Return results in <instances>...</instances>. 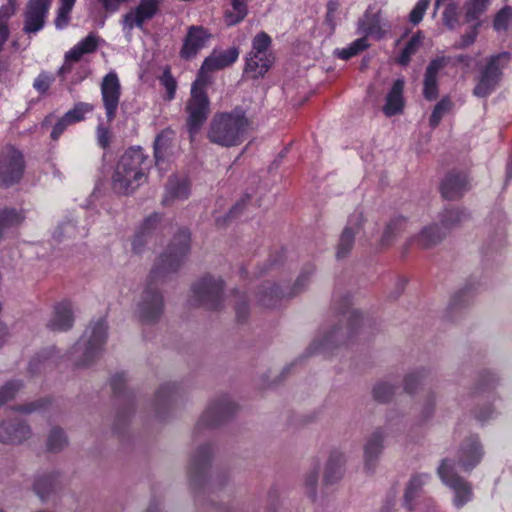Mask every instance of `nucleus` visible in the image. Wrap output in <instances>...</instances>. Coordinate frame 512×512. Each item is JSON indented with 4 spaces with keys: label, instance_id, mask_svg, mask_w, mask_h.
I'll return each instance as SVG.
<instances>
[{
    "label": "nucleus",
    "instance_id": "f257e3e1",
    "mask_svg": "<svg viewBox=\"0 0 512 512\" xmlns=\"http://www.w3.org/2000/svg\"><path fill=\"white\" fill-rule=\"evenodd\" d=\"M250 121L241 109L216 113L209 124L208 140L222 147L241 144L250 129Z\"/></svg>",
    "mask_w": 512,
    "mask_h": 512
},
{
    "label": "nucleus",
    "instance_id": "f03ea898",
    "mask_svg": "<svg viewBox=\"0 0 512 512\" xmlns=\"http://www.w3.org/2000/svg\"><path fill=\"white\" fill-rule=\"evenodd\" d=\"M148 158L140 148L127 150L119 159L112 178L118 193L128 194L146 180Z\"/></svg>",
    "mask_w": 512,
    "mask_h": 512
},
{
    "label": "nucleus",
    "instance_id": "7ed1b4c3",
    "mask_svg": "<svg viewBox=\"0 0 512 512\" xmlns=\"http://www.w3.org/2000/svg\"><path fill=\"white\" fill-rule=\"evenodd\" d=\"M511 54L502 52L486 59L485 65L479 69L473 95L485 98L492 94L502 80L503 69L509 64Z\"/></svg>",
    "mask_w": 512,
    "mask_h": 512
},
{
    "label": "nucleus",
    "instance_id": "20e7f679",
    "mask_svg": "<svg viewBox=\"0 0 512 512\" xmlns=\"http://www.w3.org/2000/svg\"><path fill=\"white\" fill-rule=\"evenodd\" d=\"M190 247V234L187 230H180L169 244L166 252L159 258L157 266L151 271V278L155 280L166 273L176 271L183 263Z\"/></svg>",
    "mask_w": 512,
    "mask_h": 512
},
{
    "label": "nucleus",
    "instance_id": "39448f33",
    "mask_svg": "<svg viewBox=\"0 0 512 512\" xmlns=\"http://www.w3.org/2000/svg\"><path fill=\"white\" fill-rule=\"evenodd\" d=\"M437 475L441 482L453 492V504L455 507L462 508L472 500V485L457 474L454 460L449 458L443 459L437 468Z\"/></svg>",
    "mask_w": 512,
    "mask_h": 512
},
{
    "label": "nucleus",
    "instance_id": "423d86ee",
    "mask_svg": "<svg viewBox=\"0 0 512 512\" xmlns=\"http://www.w3.org/2000/svg\"><path fill=\"white\" fill-rule=\"evenodd\" d=\"M205 80L196 79L191 87V96L187 101V127L191 135L198 132L210 112V102L205 92Z\"/></svg>",
    "mask_w": 512,
    "mask_h": 512
},
{
    "label": "nucleus",
    "instance_id": "0eeeda50",
    "mask_svg": "<svg viewBox=\"0 0 512 512\" xmlns=\"http://www.w3.org/2000/svg\"><path fill=\"white\" fill-rule=\"evenodd\" d=\"M466 215L459 210H446L442 215L440 226L431 225L425 227L414 241L420 248H430L438 244L446 232L459 225Z\"/></svg>",
    "mask_w": 512,
    "mask_h": 512
},
{
    "label": "nucleus",
    "instance_id": "6e6552de",
    "mask_svg": "<svg viewBox=\"0 0 512 512\" xmlns=\"http://www.w3.org/2000/svg\"><path fill=\"white\" fill-rule=\"evenodd\" d=\"M24 169L22 153L12 146L5 147L0 153V186L10 187L18 183Z\"/></svg>",
    "mask_w": 512,
    "mask_h": 512
},
{
    "label": "nucleus",
    "instance_id": "1a4fd4ad",
    "mask_svg": "<svg viewBox=\"0 0 512 512\" xmlns=\"http://www.w3.org/2000/svg\"><path fill=\"white\" fill-rule=\"evenodd\" d=\"M391 27L390 22L383 15L382 9L377 5H370L358 20L357 33L366 38L372 37L381 40L389 34Z\"/></svg>",
    "mask_w": 512,
    "mask_h": 512
},
{
    "label": "nucleus",
    "instance_id": "9d476101",
    "mask_svg": "<svg viewBox=\"0 0 512 512\" xmlns=\"http://www.w3.org/2000/svg\"><path fill=\"white\" fill-rule=\"evenodd\" d=\"M193 294L199 304L208 309H218L221 306L223 282L212 276H205L193 285Z\"/></svg>",
    "mask_w": 512,
    "mask_h": 512
},
{
    "label": "nucleus",
    "instance_id": "9b49d317",
    "mask_svg": "<svg viewBox=\"0 0 512 512\" xmlns=\"http://www.w3.org/2000/svg\"><path fill=\"white\" fill-rule=\"evenodd\" d=\"M100 90L107 121L112 122L116 117L121 97V83L115 71H110L103 77Z\"/></svg>",
    "mask_w": 512,
    "mask_h": 512
},
{
    "label": "nucleus",
    "instance_id": "f8f14e48",
    "mask_svg": "<svg viewBox=\"0 0 512 512\" xmlns=\"http://www.w3.org/2000/svg\"><path fill=\"white\" fill-rule=\"evenodd\" d=\"M52 0H29L23 13V32L31 35L41 31L51 7Z\"/></svg>",
    "mask_w": 512,
    "mask_h": 512
},
{
    "label": "nucleus",
    "instance_id": "ddd939ff",
    "mask_svg": "<svg viewBox=\"0 0 512 512\" xmlns=\"http://www.w3.org/2000/svg\"><path fill=\"white\" fill-rule=\"evenodd\" d=\"M212 38V34L203 26L192 25L187 29L179 55L184 60H191L205 48Z\"/></svg>",
    "mask_w": 512,
    "mask_h": 512
},
{
    "label": "nucleus",
    "instance_id": "4468645a",
    "mask_svg": "<svg viewBox=\"0 0 512 512\" xmlns=\"http://www.w3.org/2000/svg\"><path fill=\"white\" fill-rule=\"evenodd\" d=\"M106 331L105 321L99 320L89 327L80 339L78 345L83 347L86 358L83 363L84 365L88 364L100 353L106 341Z\"/></svg>",
    "mask_w": 512,
    "mask_h": 512
},
{
    "label": "nucleus",
    "instance_id": "2eb2a0df",
    "mask_svg": "<svg viewBox=\"0 0 512 512\" xmlns=\"http://www.w3.org/2000/svg\"><path fill=\"white\" fill-rule=\"evenodd\" d=\"M100 38L90 33L65 53L64 63L58 70V75L64 78L72 71L74 63L79 62L85 54L93 53L99 46Z\"/></svg>",
    "mask_w": 512,
    "mask_h": 512
},
{
    "label": "nucleus",
    "instance_id": "dca6fc26",
    "mask_svg": "<svg viewBox=\"0 0 512 512\" xmlns=\"http://www.w3.org/2000/svg\"><path fill=\"white\" fill-rule=\"evenodd\" d=\"M163 0H140V3L123 16V29L130 32L137 27L142 29L144 23L151 20L158 12Z\"/></svg>",
    "mask_w": 512,
    "mask_h": 512
},
{
    "label": "nucleus",
    "instance_id": "f3484780",
    "mask_svg": "<svg viewBox=\"0 0 512 512\" xmlns=\"http://www.w3.org/2000/svg\"><path fill=\"white\" fill-rule=\"evenodd\" d=\"M239 56V50L236 47H231L225 51L214 50L202 63L196 79L205 80L209 82L208 73L224 69L232 65Z\"/></svg>",
    "mask_w": 512,
    "mask_h": 512
},
{
    "label": "nucleus",
    "instance_id": "a211bd4d",
    "mask_svg": "<svg viewBox=\"0 0 512 512\" xmlns=\"http://www.w3.org/2000/svg\"><path fill=\"white\" fill-rule=\"evenodd\" d=\"M483 457L482 447L477 438L466 440L458 452V465L464 472H470Z\"/></svg>",
    "mask_w": 512,
    "mask_h": 512
},
{
    "label": "nucleus",
    "instance_id": "6ab92c4d",
    "mask_svg": "<svg viewBox=\"0 0 512 512\" xmlns=\"http://www.w3.org/2000/svg\"><path fill=\"white\" fill-rule=\"evenodd\" d=\"M163 311V301L160 294L152 288L144 291L142 301L139 305L140 317L145 322L157 320Z\"/></svg>",
    "mask_w": 512,
    "mask_h": 512
},
{
    "label": "nucleus",
    "instance_id": "aec40b11",
    "mask_svg": "<svg viewBox=\"0 0 512 512\" xmlns=\"http://www.w3.org/2000/svg\"><path fill=\"white\" fill-rule=\"evenodd\" d=\"M31 435L30 428L20 420L4 421L0 424V441L19 444Z\"/></svg>",
    "mask_w": 512,
    "mask_h": 512
},
{
    "label": "nucleus",
    "instance_id": "412c9836",
    "mask_svg": "<svg viewBox=\"0 0 512 512\" xmlns=\"http://www.w3.org/2000/svg\"><path fill=\"white\" fill-rule=\"evenodd\" d=\"M448 63V58L437 57L433 59L426 68L424 77L423 94L427 100H434L438 96V72Z\"/></svg>",
    "mask_w": 512,
    "mask_h": 512
},
{
    "label": "nucleus",
    "instance_id": "4be33fe9",
    "mask_svg": "<svg viewBox=\"0 0 512 512\" xmlns=\"http://www.w3.org/2000/svg\"><path fill=\"white\" fill-rule=\"evenodd\" d=\"M384 435L381 431L372 433L364 445V468L372 472L383 450Z\"/></svg>",
    "mask_w": 512,
    "mask_h": 512
},
{
    "label": "nucleus",
    "instance_id": "5701e85b",
    "mask_svg": "<svg viewBox=\"0 0 512 512\" xmlns=\"http://www.w3.org/2000/svg\"><path fill=\"white\" fill-rule=\"evenodd\" d=\"M343 319L345 321V327L333 330L325 340V345L336 341H342L344 338L349 337L361 322V315L358 311L353 309H347L343 313Z\"/></svg>",
    "mask_w": 512,
    "mask_h": 512
},
{
    "label": "nucleus",
    "instance_id": "b1692460",
    "mask_svg": "<svg viewBox=\"0 0 512 512\" xmlns=\"http://www.w3.org/2000/svg\"><path fill=\"white\" fill-rule=\"evenodd\" d=\"M467 184L464 174H449L441 184L442 196L448 200L457 199L467 190Z\"/></svg>",
    "mask_w": 512,
    "mask_h": 512
},
{
    "label": "nucleus",
    "instance_id": "393cba45",
    "mask_svg": "<svg viewBox=\"0 0 512 512\" xmlns=\"http://www.w3.org/2000/svg\"><path fill=\"white\" fill-rule=\"evenodd\" d=\"M73 313L69 302L64 301L55 307L48 326L53 331H66L73 325Z\"/></svg>",
    "mask_w": 512,
    "mask_h": 512
},
{
    "label": "nucleus",
    "instance_id": "a878e982",
    "mask_svg": "<svg viewBox=\"0 0 512 512\" xmlns=\"http://www.w3.org/2000/svg\"><path fill=\"white\" fill-rule=\"evenodd\" d=\"M362 220V215L360 213L354 214L352 218L349 220V225H352V221H355V223L353 227L347 226L341 234L337 248L338 258H344L352 249L354 244V236L357 230L360 228Z\"/></svg>",
    "mask_w": 512,
    "mask_h": 512
},
{
    "label": "nucleus",
    "instance_id": "bb28decb",
    "mask_svg": "<svg viewBox=\"0 0 512 512\" xmlns=\"http://www.w3.org/2000/svg\"><path fill=\"white\" fill-rule=\"evenodd\" d=\"M189 195V183L185 178L171 177L168 181L163 204L170 205L176 200H184Z\"/></svg>",
    "mask_w": 512,
    "mask_h": 512
},
{
    "label": "nucleus",
    "instance_id": "cd10ccee",
    "mask_svg": "<svg viewBox=\"0 0 512 512\" xmlns=\"http://www.w3.org/2000/svg\"><path fill=\"white\" fill-rule=\"evenodd\" d=\"M403 89L404 81L397 79L388 93L386 104L383 107L386 116H393L402 111L404 106Z\"/></svg>",
    "mask_w": 512,
    "mask_h": 512
},
{
    "label": "nucleus",
    "instance_id": "c85d7f7f",
    "mask_svg": "<svg viewBox=\"0 0 512 512\" xmlns=\"http://www.w3.org/2000/svg\"><path fill=\"white\" fill-rule=\"evenodd\" d=\"M232 411L231 405L221 403L209 407L198 422V427L207 426L213 427L218 425L230 412Z\"/></svg>",
    "mask_w": 512,
    "mask_h": 512
},
{
    "label": "nucleus",
    "instance_id": "c756f323",
    "mask_svg": "<svg viewBox=\"0 0 512 512\" xmlns=\"http://www.w3.org/2000/svg\"><path fill=\"white\" fill-rule=\"evenodd\" d=\"M272 64L271 54L250 53L247 58L245 72L251 73L253 77L263 76Z\"/></svg>",
    "mask_w": 512,
    "mask_h": 512
},
{
    "label": "nucleus",
    "instance_id": "7c9ffc66",
    "mask_svg": "<svg viewBox=\"0 0 512 512\" xmlns=\"http://www.w3.org/2000/svg\"><path fill=\"white\" fill-rule=\"evenodd\" d=\"M429 479L430 475L427 473L416 474L410 478L404 494V502L408 509L413 508V500L419 495L422 487Z\"/></svg>",
    "mask_w": 512,
    "mask_h": 512
},
{
    "label": "nucleus",
    "instance_id": "2f4dec72",
    "mask_svg": "<svg viewBox=\"0 0 512 512\" xmlns=\"http://www.w3.org/2000/svg\"><path fill=\"white\" fill-rule=\"evenodd\" d=\"M344 458L342 454L332 455L325 468L324 480L326 483H332L341 478L343 474Z\"/></svg>",
    "mask_w": 512,
    "mask_h": 512
},
{
    "label": "nucleus",
    "instance_id": "473e14b6",
    "mask_svg": "<svg viewBox=\"0 0 512 512\" xmlns=\"http://www.w3.org/2000/svg\"><path fill=\"white\" fill-rule=\"evenodd\" d=\"M247 0H232V9L225 13L227 25L233 26L241 22L247 15Z\"/></svg>",
    "mask_w": 512,
    "mask_h": 512
},
{
    "label": "nucleus",
    "instance_id": "72a5a7b5",
    "mask_svg": "<svg viewBox=\"0 0 512 512\" xmlns=\"http://www.w3.org/2000/svg\"><path fill=\"white\" fill-rule=\"evenodd\" d=\"M23 220V214L15 209L2 210L0 212V238L7 229L20 225Z\"/></svg>",
    "mask_w": 512,
    "mask_h": 512
},
{
    "label": "nucleus",
    "instance_id": "f704fd0d",
    "mask_svg": "<svg viewBox=\"0 0 512 512\" xmlns=\"http://www.w3.org/2000/svg\"><path fill=\"white\" fill-rule=\"evenodd\" d=\"M362 37L356 39L351 44H349L347 47L338 49L336 51V55L343 59L348 60L356 55H358L360 52L366 50L369 47V43L367 41V38L363 35Z\"/></svg>",
    "mask_w": 512,
    "mask_h": 512
},
{
    "label": "nucleus",
    "instance_id": "c9c22d12",
    "mask_svg": "<svg viewBox=\"0 0 512 512\" xmlns=\"http://www.w3.org/2000/svg\"><path fill=\"white\" fill-rule=\"evenodd\" d=\"M76 0H60L57 15L54 20L58 29L65 28L70 21V13L74 7Z\"/></svg>",
    "mask_w": 512,
    "mask_h": 512
},
{
    "label": "nucleus",
    "instance_id": "e433bc0d",
    "mask_svg": "<svg viewBox=\"0 0 512 512\" xmlns=\"http://www.w3.org/2000/svg\"><path fill=\"white\" fill-rule=\"evenodd\" d=\"M92 111L93 105L85 102H79L64 114L65 121H69L71 124L83 121L85 116Z\"/></svg>",
    "mask_w": 512,
    "mask_h": 512
},
{
    "label": "nucleus",
    "instance_id": "4c0bfd02",
    "mask_svg": "<svg viewBox=\"0 0 512 512\" xmlns=\"http://www.w3.org/2000/svg\"><path fill=\"white\" fill-rule=\"evenodd\" d=\"M491 0H467L465 18L467 22L477 20L486 10Z\"/></svg>",
    "mask_w": 512,
    "mask_h": 512
},
{
    "label": "nucleus",
    "instance_id": "58836bf2",
    "mask_svg": "<svg viewBox=\"0 0 512 512\" xmlns=\"http://www.w3.org/2000/svg\"><path fill=\"white\" fill-rule=\"evenodd\" d=\"M453 107V103L449 97H443L434 107L430 116V126L435 128L439 125L441 119L446 115Z\"/></svg>",
    "mask_w": 512,
    "mask_h": 512
},
{
    "label": "nucleus",
    "instance_id": "ea45409f",
    "mask_svg": "<svg viewBox=\"0 0 512 512\" xmlns=\"http://www.w3.org/2000/svg\"><path fill=\"white\" fill-rule=\"evenodd\" d=\"M421 44L422 39L420 35H414L404 47L403 51L397 59V62L402 66L408 65L411 57L418 51Z\"/></svg>",
    "mask_w": 512,
    "mask_h": 512
},
{
    "label": "nucleus",
    "instance_id": "a19ab883",
    "mask_svg": "<svg viewBox=\"0 0 512 512\" xmlns=\"http://www.w3.org/2000/svg\"><path fill=\"white\" fill-rule=\"evenodd\" d=\"M406 227V220L404 218H395L389 222L387 225L384 234H383V242L384 244H389L390 241L404 231Z\"/></svg>",
    "mask_w": 512,
    "mask_h": 512
},
{
    "label": "nucleus",
    "instance_id": "79ce46f5",
    "mask_svg": "<svg viewBox=\"0 0 512 512\" xmlns=\"http://www.w3.org/2000/svg\"><path fill=\"white\" fill-rule=\"evenodd\" d=\"M67 444L64 433L59 429H52L48 436L47 449L51 452L62 450Z\"/></svg>",
    "mask_w": 512,
    "mask_h": 512
},
{
    "label": "nucleus",
    "instance_id": "37998d69",
    "mask_svg": "<svg viewBox=\"0 0 512 512\" xmlns=\"http://www.w3.org/2000/svg\"><path fill=\"white\" fill-rule=\"evenodd\" d=\"M172 135L173 132L169 130L162 131L160 134L157 135L154 142V154L157 164L162 159L163 153L166 150L168 142L170 141Z\"/></svg>",
    "mask_w": 512,
    "mask_h": 512
},
{
    "label": "nucleus",
    "instance_id": "c03bdc74",
    "mask_svg": "<svg viewBox=\"0 0 512 512\" xmlns=\"http://www.w3.org/2000/svg\"><path fill=\"white\" fill-rule=\"evenodd\" d=\"M512 24V8L504 7L501 9L494 18V28L497 31L507 30Z\"/></svg>",
    "mask_w": 512,
    "mask_h": 512
},
{
    "label": "nucleus",
    "instance_id": "a18cd8bd",
    "mask_svg": "<svg viewBox=\"0 0 512 512\" xmlns=\"http://www.w3.org/2000/svg\"><path fill=\"white\" fill-rule=\"evenodd\" d=\"M270 45H271L270 36L265 32L258 33L253 39L251 53L270 54V52H269Z\"/></svg>",
    "mask_w": 512,
    "mask_h": 512
},
{
    "label": "nucleus",
    "instance_id": "49530a36",
    "mask_svg": "<svg viewBox=\"0 0 512 512\" xmlns=\"http://www.w3.org/2000/svg\"><path fill=\"white\" fill-rule=\"evenodd\" d=\"M159 222V217L157 215L148 217L141 226L140 232L136 236L133 241L134 250L138 249V243H140L141 239L145 236H148L152 230H154Z\"/></svg>",
    "mask_w": 512,
    "mask_h": 512
},
{
    "label": "nucleus",
    "instance_id": "de8ad7c7",
    "mask_svg": "<svg viewBox=\"0 0 512 512\" xmlns=\"http://www.w3.org/2000/svg\"><path fill=\"white\" fill-rule=\"evenodd\" d=\"M459 4L460 2L444 5L443 22L449 28H453L458 22Z\"/></svg>",
    "mask_w": 512,
    "mask_h": 512
},
{
    "label": "nucleus",
    "instance_id": "09e8293b",
    "mask_svg": "<svg viewBox=\"0 0 512 512\" xmlns=\"http://www.w3.org/2000/svg\"><path fill=\"white\" fill-rule=\"evenodd\" d=\"M431 0H418L409 14V21L416 25L421 22Z\"/></svg>",
    "mask_w": 512,
    "mask_h": 512
},
{
    "label": "nucleus",
    "instance_id": "8fccbe9b",
    "mask_svg": "<svg viewBox=\"0 0 512 512\" xmlns=\"http://www.w3.org/2000/svg\"><path fill=\"white\" fill-rule=\"evenodd\" d=\"M54 76L47 72H41L34 80L33 87L41 94L46 93L54 82Z\"/></svg>",
    "mask_w": 512,
    "mask_h": 512
},
{
    "label": "nucleus",
    "instance_id": "3c124183",
    "mask_svg": "<svg viewBox=\"0 0 512 512\" xmlns=\"http://www.w3.org/2000/svg\"><path fill=\"white\" fill-rule=\"evenodd\" d=\"M17 9L18 0H7L0 7V23L8 24L9 19L16 14Z\"/></svg>",
    "mask_w": 512,
    "mask_h": 512
},
{
    "label": "nucleus",
    "instance_id": "603ef678",
    "mask_svg": "<svg viewBox=\"0 0 512 512\" xmlns=\"http://www.w3.org/2000/svg\"><path fill=\"white\" fill-rule=\"evenodd\" d=\"M21 385L17 382H8L0 389V405L13 399Z\"/></svg>",
    "mask_w": 512,
    "mask_h": 512
},
{
    "label": "nucleus",
    "instance_id": "864d4df0",
    "mask_svg": "<svg viewBox=\"0 0 512 512\" xmlns=\"http://www.w3.org/2000/svg\"><path fill=\"white\" fill-rule=\"evenodd\" d=\"M393 393L394 389L388 383H379L373 389L375 399L381 402L389 400Z\"/></svg>",
    "mask_w": 512,
    "mask_h": 512
},
{
    "label": "nucleus",
    "instance_id": "5fc2aeb1",
    "mask_svg": "<svg viewBox=\"0 0 512 512\" xmlns=\"http://www.w3.org/2000/svg\"><path fill=\"white\" fill-rule=\"evenodd\" d=\"M54 486V479L51 476H44L39 478L35 484L34 489L36 493L41 497L44 498L46 494L49 492L50 489Z\"/></svg>",
    "mask_w": 512,
    "mask_h": 512
},
{
    "label": "nucleus",
    "instance_id": "6e6d98bb",
    "mask_svg": "<svg viewBox=\"0 0 512 512\" xmlns=\"http://www.w3.org/2000/svg\"><path fill=\"white\" fill-rule=\"evenodd\" d=\"M161 84L165 87L167 92V98L173 99L176 92V81L169 70L164 71L161 79Z\"/></svg>",
    "mask_w": 512,
    "mask_h": 512
},
{
    "label": "nucleus",
    "instance_id": "4d7b16f0",
    "mask_svg": "<svg viewBox=\"0 0 512 512\" xmlns=\"http://www.w3.org/2000/svg\"><path fill=\"white\" fill-rule=\"evenodd\" d=\"M96 137L98 145L103 149H106L110 145L112 133L108 127L100 124L97 126Z\"/></svg>",
    "mask_w": 512,
    "mask_h": 512
},
{
    "label": "nucleus",
    "instance_id": "13d9d810",
    "mask_svg": "<svg viewBox=\"0 0 512 512\" xmlns=\"http://www.w3.org/2000/svg\"><path fill=\"white\" fill-rule=\"evenodd\" d=\"M278 299V288L273 286L269 288V291H265L264 295L260 298V302L265 307H274Z\"/></svg>",
    "mask_w": 512,
    "mask_h": 512
},
{
    "label": "nucleus",
    "instance_id": "bf43d9fd",
    "mask_svg": "<svg viewBox=\"0 0 512 512\" xmlns=\"http://www.w3.org/2000/svg\"><path fill=\"white\" fill-rule=\"evenodd\" d=\"M478 26H479V23H477L476 25H474L470 31H468L467 33H465L462 38H461V41L460 43L458 44V47L459 48H465L469 45H471L472 43H474V41L476 40V37L478 35Z\"/></svg>",
    "mask_w": 512,
    "mask_h": 512
},
{
    "label": "nucleus",
    "instance_id": "052dcab7",
    "mask_svg": "<svg viewBox=\"0 0 512 512\" xmlns=\"http://www.w3.org/2000/svg\"><path fill=\"white\" fill-rule=\"evenodd\" d=\"M69 125H71V123L69 121H65V116L63 115L54 125L51 132V138L55 141L58 140Z\"/></svg>",
    "mask_w": 512,
    "mask_h": 512
},
{
    "label": "nucleus",
    "instance_id": "680f3d73",
    "mask_svg": "<svg viewBox=\"0 0 512 512\" xmlns=\"http://www.w3.org/2000/svg\"><path fill=\"white\" fill-rule=\"evenodd\" d=\"M420 376L418 374H410L405 379L404 388L408 393L414 392V385L418 384Z\"/></svg>",
    "mask_w": 512,
    "mask_h": 512
},
{
    "label": "nucleus",
    "instance_id": "e2e57ef3",
    "mask_svg": "<svg viewBox=\"0 0 512 512\" xmlns=\"http://www.w3.org/2000/svg\"><path fill=\"white\" fill-rule=\"evenodd\" d=\"M10 30L8 24L0 23V52L3 49L4 44L8 40Z\"/></svg>",
    "mask_w": 512,
    "mask_h": 512
},
{
    "label": "nucleus",
    "instance_id": "0e129e2a",
    "mask_svg": "<svg viewBox=\"0 0 512 512\" xmlns=\"http://www.w3.org/2000/svg\"><path fill=\"white\" fill-rule=\"evenodd\" d=\"M125 382L124 374H116L111 379V386L115 392H120Z\"/></svg>",
    "mask_w": 512,
    "mask_h": 512
},
{
    "label": "nucleus",
    "instance_id": "69168bd1",
    "mask_svg": "<svg viewBox=\"0 0 512 512\" xmlns=\"http://www.w3.org/2000/svg\"><path fill=\"white\" fill-rule=\"evenodd\" d=\"M103 7L108 11H116L119 8L120 3L116 0H101Z\"/></svg>",
    "mask_w": 512,
    "mask_h": 512
},
{
    "label": "nucleus",
    "instance_id": "338daca9",
    "mask_svg": "<svg viewBox=\"0 0 512 512\" xmlns=\"http://www.w3.org/2000/svg\"><path fill=\"white\" fill-rule=\"evenodd\" d=\"M317 480H318L317 472H312L309 475H307V477L305 479V484L313 490L317 483Z\"/></svg>",
    "mask_w": 512,
    "mask_h": 512
},
{
    "label": "nucleus",
    "instance_id": "774afa93",
    "mask_svg": "<svg viewBox=\"0 0 512 512\" xmlns=\"http://www.w3.org/2000/svg\"><path fill=\"white\" fill-rule=\"evenodd\" d=\"M173 390V386L166 385L159 389L157 392V399L162 400L165 396L169 395Z\"/></svg>",
    "mask_w": 512,
    "mask_h": 512
}]
</instances>
